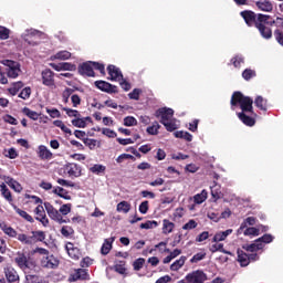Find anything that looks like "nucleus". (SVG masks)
<instances>
[{"mask_svg":"<svg viewBox=\"0 0 283 283\" xmlns=\"http://www.w3.org/2000/svg\"><path fill=\"white\" fill-rule=\"evenodd\" d=\"M238 103L242 109V113H239L238 117L244 125H248V127H253V125H255V119L244 114V112H253V99L249 96L242 95L240 92H235L232 95L231 105L235 106Z\"/></svg>","mask_w":283,"mask_h":283,"instance_id":"1","label":"nucleus"},{"mask_svg":"<svg viewBox=\"0 0 283 283\" xmlns=\"http://www.w3.org/2000/svg\"><path fill=\"white\" fill-rule=\"evenodd\" d=\"M44 209L49 218H51V220H54V222H57V224H67V222H70V219H64L63 216H67L72 212V203H64L57 210L50 202H45Z\"/></svg>","mask_w":283,"mask_h":283,"instance_id":"2","label":"nucleus"},{"mask_svg":"<svg viewBox=\"0 0 283 283\" xmlns=\"http://www.w3.org/2000/svg\"><path fill=\"white\" fill-rule=\"evenodd\" d=\"M157 118L160 117V123L163 126L166 127L167 132H176L180 124L178 123L177 119L174 118V109L171 108H159L156 112Z\"/></svg>","mask_w":283,"mask_h":283,"instance_id":"3","label":"nucleus"},{"mask_svg":"<svg viewBox=\"0 0 283 283\" xmlns=\"http://www.w3.org/2000/svg\"><path fill=\"white\" fill-rule=\"evenodd\" d=\"M270 19H271V15H266L262 13H259L256 15V20L259 21V23L255 22L254 24L256 25L263 39H271V36H273V32L271 31V28L264 25V23H268L270 25H273V23H275V20L270 21Z\"/></svg>","mask_w":283,"mask_h":283,"instance_id":"4","label":"nucleus"},{"mask_svg":"<svg viewBox=\"0 0 283 283\" xmlns=\"http://www.w3.org/2000/svg\"><path fill=\"white\" fill-rule=\"evenodd\" d=\"M94 70H98L101 74H105V65L96 62H85L78 67V72L83 76H94Z\"/></svg>","mask_w":283,"mask_h":283,"instance_id":"5","label":"nucleus"},{"mask_svg":"<svg viewBox=\"0 0 283 283\" xmlns=\"http://www.w3.org/2000/svg\"><path fill=\"white\" fill-rule=\"evenodd\" d=\"M2 65H6V67H9L7 74L9 78H17L21 72V65L19 62H14L12 60H2L1 61Z\"/></svg>","mask_w":283,"mask_h":283,"instance_id":"6","label":"nucleus"},{"mask_svg":"<svg viewBox=\"0 0 283 283\" xmlns=\"http://www.w3.org/2000/svg\"><path fill=\"white\" fill-rule=\"evenodd\" d=\"M206 281L207 274L200 270L193 271L186 276V283H205Z\"/></svg>","mask_w":283,"mask_h":283,"instance_id":"7","label":"nucleus"},{"mask_svg":"<svg viewBox=\"0 0 283 283\" xmlns=\"http://www.w3.org/2000/svg\"><path fill=\"white\" fill-rule=\"evenodd\" d=\"M43 35L44 34L41 31L29 29L25 31V33L22 34V39H24V41L29 43V45H39V42H32L30 41V39H41Z\"/></svg>","mask_w":283,"mask_h":283,"instance_id":"8","label":"nucleus"},{"mask_svg":"<svg viewBox=\"0 0 283 283\" xmlns=\"http://www.w3.org/2000/svg\"><path fill=\"white\" fill-rule=\"evenodd\" d=\"M41 266H43V269H56L59 266V259L52 254L42 256Z\"/></svg>","mask_w":283,"mask_h":283,"instance_id":"9","label":"nucleus"},{"mask_svg":"<svg viewBox=\"0 0 283 283\" xmlns=\"http://www.w3.org/2000/svg\"><path fill=\"white\" fill-rule=\"evenodd\" d=\"M66 252L72 260H80L81 259V250L78 247L74 245V243L69 242L66 243Z\"/></svg>","mask_w":283,"mask_h":283,"instance_id":"10","label":"nucleus"},{"mask_svg":"<svg viewBox=\"0 0 283 283\" xmlns=\"http://www.w3.org/2000/svg\"><path fill=\"white\" fill-rule=\"evenodd\" d=\"M42 83L48 87L54 85V73L50 69L42 71Z\"/></svg>","mask_w":283,"mask_h":283,"instance_id":"11","label":"nucleus"},{"mask_svg":"<svg viewBox=\"0 0 283 283\" xmlns=\"http://www.w3.org/2000/svg\"><path fill=\"white\" fill-rule=\"evenodd\" d=\"M4 275L10 283L19 282V273L12 266L4 268Z\"/></svg>","mask_w":283,"mask_h":283,"instance_id":"12","label":"nucleus"},{"mask_svg":"<svg viewBox=\"0 0 283 283\" xmlns=\"http://www.w3.org/2000/svg\"><path fill=\"white\" fill-rule=\"evenodd\" d=\"M255 8L261 12H272L273 11V3L269 0H259L255 2Z\"/></svg>","mask_w":283,"mask_h":283,"instance_id":"13","label":"nucleus"},{"mask_svg":"<svg viewBox=\"0 0 283 283\" xmlns=\"http://www.w3.org/2000/svg\"><path fill=\"white\" fill-rule=\"evenodd\" d=\"M107 70L111 76V81H123V73H120V69L114 65H108Z\"/></svg>","mask_w":283,"mask_h":283,"instance_id":"14","label":"nucleus"},{"mask_svg":"<svg viewBox=\"0 0 283 283\" xmlns=\"http://www.w3.org/2000/svg\"><path fill=\"white\" fill-rule=\"evenodd\" d=\"M231 233H233V229H228L226 231H219L217 232L213 238H212V242H224L227 240V238H229V235H231Z\"/></svg>","mask_w":283,"mask_h":283,"instance_id":"15","label":"nucleus"},{"mask_svg":"<svg viewBox=\"0 0 283 283\" xmlns=\"http://www.w3.org/2000/svg\"><path fill=\"white\" fill-rule=\"evenodd\" d=\"M4 182L13 189V191H17V193H21L23 191V187H21V184L19 181L12 179V177H3Z\"/></svg>","mask_w":283,"mask_h":283,"instance_id":"16","label":"nucleus"},{"mask_svg":"<svg viewBox=\"0 0 283 283\" xmlns=\"http://www.w3.org/2000/svg\"><path fill=\"white\" fill-rule=\"evenodd\" d=\"M38 156L41 160H52V151L43 145L39 146Z\"/></svg>","mask_w":283,"mask_h":283,"instance_id":"17","label":"nucleus"},{"mask_svg":"<svg viewBox=\"0 0 283 283\" xmlns=\"http://www.w3.org/2000/svg\"><path fill=\"white\" fill-rule=\"evenodd\" d=\"M95 85L102 92L112 93V92L116 91V86H113L112 84H109L105 81H97V82H95Z\"/></svg>","mask_w":283,"mask_h":283,"instance_id":"18","label":"nucleus"},{"mask_svg":"<svg viewBox=\"0 0 283 283\" xmlns=\"http://www.w3.org/2000/svg\"><path fill=\"white\" fill-rule=\"evenodd\" d=\"M72 57V53L69 51H60L54 55H51L50 61H67V59Z\"/></svg>","mask_w":283,"mask_h":283,"instance_id":"19","label":"nucleus"},{"mask_svg":"<svg viewBox=\"0 0 283 283\" xmlns=\"http://www.w3.org/2000/svg\"><path fill=\"white\" fill-rule=\"evenodd\" d=\"M51 67H53V70H56V72H61V70H67L70 72L76 70V65L64 62L61 64H51Z\"/></svg>","mask_w":283,"mask_h":283,"instance_id":"20","label":"nucleus"},{"mask_svg":"<svg viewBox=\"0 0 283 283\" xmlns=\"http://www.w3.org/2000/svg\"><path fill=\"white\" fill-rule=\"evenodd\" d=\"M243 249L245 251H249L250 253H255V251H260L264 249V243L258 242V239H256L254 243L243 245Z\"/></svg>","mask_w":283,"mask_h":283,"instance_id":"21","label":"nucleus"},{"mask_svg":"<svg viewBox=\"0 0 283 283\" xmlns=\"http://www.w3.org/2000/svg\"><path fill=\"white\" fill-rule=\"evenodd\" d=\"M0 229L3 231V233H6V235H9V238H17L18 235L17 230L4 222H0Z\"/></svg>","mask_w":283,"mask_h":283,"instance_id":"22","label":"nucleus"},{"mask_svg":"<svg viewBox=\"0 0 283 283\" xmlns=\"http://www.w3.org/2000/svg\"><path fill=\"white\" fill-rule=\"evenodd\" d=\"M241 17L244 19L248 25L255 23V13L252 11H243L241 12Z\"/></svg>","mask_w":283,"mask_h":283,"instance_id":"23","label":"nucleus"},{"mask_svg":"<svg viewBox=\"0 0 283 283\" xmlns=\"http://www.w3.org/2000/svg\"><path fill=\"white\" fill-rule=\"evenodd\" d=\"M53 193L55 196H59L60 198H63L64 200H72V197L70 196L67 190H65L64 188H61L59 186L53 189Z\"/></svg>","mask_w":283,"mask_h":283,"instance_id":"24","label":"nucleus"},{"mask_svg":"<svg viewBox=\"0 0 283 283\" xmlns=\"http://www.w3.org/2000/svg\"><path fill=\"white\" fill-rule=\"evenodd\" d=\"M114 238L105 239L101 249L102 255H107L109 251H112V244L114 243Z\"/></svg>","mask_w":283,"mask_h":283,"instance_id":"25","label":"nucleus"},{"mask_svg":"<svg viewBox=\"0 0 283 283\" xmlns=\"http://www.w3.org/2000/svg\"><path fill=\"white\" fill-rule=\"evenodd\" d=\"M176 228V224L168 219L163 220V233L165 235H168V233H171L174 229Z\"/></svg>","mask_w":283,"mask_h":283,"instance_id":"26","label":"nucleus"},{"mask_svg":"<svg viewBox=\"0 0 283 283\" xmlns=\"http://www.w3.org/2000/svg\"><path fill=\"white\" fill-rule=\"evenodd\" d=\"M67 174L73 178H78L81 176V167H78L76 164H71L67 166Z\"/></svg>","mask_w":283,"mask_h":283,"instance_id":"27","label":"nucleus"},{"mask_svg":"<svg viewBox=\"0 0 283 283\" xmlns=\"http://www.w3.org/2000/svg\"><path fill=\"white\" fill-rule=\"evenodd\" d=\"M217 251H220V253H224L226 255H233V253H231V251L224 250V244H222V243H216L210 247L211 253H217Z\"/></svg>","mask_w":283,"mask_h":283,"instance_id":"28","label":"nucleus"},{"mask_svg":"<svg viewBox=\"0 0 283 283\" xmlns=\"http://www.w3.org/2000/svg\"><path fill=\"white\" fill-rule=\"evenodd\" d=\"M73 280H87V277H90V275L87 274V270L85 269H77L75 270V272L72 275Z\"/></svg>","mask_w":283,"mask_h":283,"instance_id":"29","label":"nucleus"},{"mask_svg":"<svg viewBox=\"0 0 283 283\" xmlns=\"http://www.w3.org/2000/svg\"><path fill=\"white\" fill-rule=\"evenodd\" d=\"M185 262H187V256H180L170 265V271H180L185 266Z\"/></svg>","mask_w":283,"mask_h":283,"instance_id":"30","label":"nucleus"},{"mask_svg":"<svg viewBox=\"0 0 283 283\" xmlns=\"http://www.w3.org/2000/svg\"><path fill=\"white\" fill-rule=\"evenodd\" d=\"M13 209H14L15 213H18V216H20L24 220H27V222H31V223L34 222V218H32V216H30L27 211L21 210L17 206H13Z\"/></svg>","mask_w":283,"mask_h":283,"instance_id":"31","label":"nucleus"},{"mask_svg":"<svg viewBox=\"0 0 283 283\" xmlns=\"http://www.w3.org/2000/svg\"><path fill=\"white\" fill-rule=\"evenodd\" d=\"M238 262L241 266H249V255L242 250H238Z\"/></svg>","mask_w":283,"mask_h":283,"instance_id":"32","label":"nucleus"},{"mask_svg":"<svg viewBox=\"0 0 283 283\" xmlns=\"http://www.w3.org/2000/svg\"><path fill=\"white\" fill-rule=\"evenodd\" d=\"M90 117L86 118H75L72 120V125L74 127H80L81 129H85L87 127V120H90Z\"/></svg>","mask_w":283,"mask_h":283,"instance_id":"33","label":"nucleus"},{"mask_svg":"<svg viewBox=\"0 0 283 283\" xmlns=\"http://www.w3.org/2000/svg\"><path fill=\"white\" fill-rule=\"evenodd\" d=\"M0 191L8 202H12V192H10V189H8V186H6V184L0 185Z\"/></svg>","mask_w":283,"mask_h":283,"instance_id":"34","label":"nucleus"},{"mask_svg":"<svg viewBox=\"0 0 283 283\" xmlns=\"http://www.w3.org/2000/svg\"><path fill=\"white\" fill-rule=\"evenodd\" d=\"M208 192L207 190H202L200 193L193 196L195 205H202L205 200H207Z\"/></svg>","mask_w":283,"mask_h":283,"instance_id":"35","label":"nucleus"},{"mask_svg":"<svg viewBox=\"0 0 283 283\" xmlns=\"http://www.w3.org/2000/svg\"><path fill=\"white\" fill-rule=\"evenodd\" d=\"M130 210H132V205H129V202L127 201H122L117 205V211L119 213H129Z\"/></svg>","mask_w":283,"mask_h":283,"instance_id":"36","label":"nucleus"},{"mask_svg":"<svg viewBox=\"0 0 283 283\" xmlns=\"http://www.w3.org/2000/svg\"><path fill=\"white\" fill-rule=\"evenodd\" d=\"M15 262L20 269H28V258L25 254H18Z\"/></svg>","mask_w":283,"mask_h":283,"instance_id":"37","label":"nucleus"},{"mask_svg":"<svg viewBox=\"0 0 283 283\" xmlns=\"http://www.w3.org/2000/svg\"><path fill=\"white\" fill-rule=\"evenodd\" d=\"M176 138H184V140H187L188 143H191L193 140V135L187 132L178 130L175 133Z\"/></svg>","mask_w":283,"mask_h":283,"instance_id":"38","label":"nucleus"},{"mask_svg":"<svg viewBox=\"0 0 283 283\" xmlns=\"http://www.w3.org/2000/svg\"><path fill=\"white\" fill-rule=\"evenodd\" d=\"M23 114L25 116H28V118H31V120H39V116H41V114L28 108V107H24L23 108Z\"/></svg>","mask_w":283,"mask_h":283,"instance_id":"39","label":"nucleus"},{"mask_svg":"<svg viewBox=\"0 0 283 283\" xmlns=\"http://www.w3.org/2000/svg\"><path fill=\"white\" fill-rule=\"evenodd\" d=\"M31 238H33V244H35V242H43V240H45V232L33 231Z\"/></svg>","mask_w":283,"mask_h":283,"instance_id":"40","label":"nucleus"},{"mask_svg":"<svg viewBox=\"0 0 283 283\" xmlns=\"http://www.w3.org/2000/svg\"><path fill=\"white\" fill-rule=\"evenodd\" d=\"M53 125H55V127H59L60 129H62V132H64V134L72 135V129H70L67 126H65L63 120L56 119V120L53 122Z\"/></svg>","mask_w":283,"mask_h":283,"instance_id":"41","label":"nucleus"},{"mask_svg":"<svg viewBox=\"0 0 283 283\" xmlns=\"http://www.w3.org/2000/svg\"><path fill=\"white\" fill-rule=\"evenodd\" d=\"M254 104L255 106L259 108V109H262L263 112H265L266 109V99H264V97L262 96H258L254 101Z\"/></svg>","mask_w":283,"mask_h":283,"instance_id":"42","label":"nucleus"},{"mask_svg":"<svg viewBox=\"0 0 283 283\" xmlns=\"http://www.w3.org/2000/svg\"><path fill=\"white\" fill-rule=\"evenodd\" d=\"M158 129H160V124H158V122H154L153 125L147 128V134L150 136H157Z\"/></svg>","mask_w":283,"mask_h":283,"instance_id":"43","label":"nucleus"},{"mask_svg":"<svg viewBox=\"0 0 283 283\" xmlns=\"http://www.w3.org/2000/svg\"><path fill=\"white\" fill-rule=\"evenodd\" d=\"M19 242H22V244H33V238L32 237H28V234H18L17 235Z\"/></svg>","mask_w":283,"mask_h":283,"instance_id":"44","label":"nucleus"},{"mask_svg":"<svg viewBox=\"0 0 283 283\" xmlns=\"http://www.w3.org/2000/svg\"><path fill=\"white\" fill-rule=\"evenodd\" d=\"M124 125L125 127H134L138 125V120L134 116H127L124 118Z\"/></svg>","mask_w":283,"mask_h":283,"instance_id":"45","label":"nucleus"},{"mask_svg":"<svg viewBox=\"0 0 283 283\" xmlns=\"http://www.w3.org/2000/svg\"><path fill=\"white\" fill-rule=\"evenodd\" d=\"M124 160H136V157L129 154H122L116 158L118 165L123 164Z\"/></svg>","mask_w":283,"mask_h":283,"instance_id":"46","label":"nucleus"},{"mask_svg":"<svg viewBox=\"0 0 283 283\" xmlns=\"http://www.w3.org/2000/svg\"><path fill=\"white\" fill-rule=\"evenodd\" d=\"M243 235H253L255 238L260 235V228H247L243 232Z\"/></svg>","mask_w":283,"mask_h":283,"instance_id":"47","label":"nucleus"},{"mask_svg":"<svg viewBox=\"0 0 283 283\" xmlns=\"http://www.w3.org/2000/svg\"><path fill=\"white\" fill-rule=\"evenodd\" d=\"M273 235L271 234H264L263 237L256 239V242L261 243V244H271V242H273Z\"/></svg>","mask_w":283,"mask_h":283,"instance_id":"48","label":"nucleus"},{"mask_svg":"<svg viewBox=\"0 0 283 283\" xmlns=\"http://www.w3.org/2000/svg\"><path fill=\"white\" fill-rule=\"evenodd\" d=\"M0 39L1 41H7V39H10V29L0 25Z\"/></svg>","mask_w":283,"mask_h":283,"instance_id":"49","label":"nucleus"},{"mask_svg":"<svg viewBox=\"0 0 283 283\" xmlns=\"http://www.w3.org/2000/svg\"><path fill=\"white\" fill-rule=\"evenodd\" d=\"M198 227V222L196 220L190 219L186 224L182 226L184 231H191Z\"/></svg>","mask_w":283,"mask_h":283,"instance_id":"50","label":"nucleus"},{"mask_svg":"<svg viewBox=\"0 0 283 283\" xmlns=\"http://www.w3.org/2000/svg\"><path fill=\"white\" fill-rule=\"evenodd\" d=\"M158 227V221H146L145 223H140V229H156Z\"/></svg>","mask_w":283,"mask_h":283,"instance_id":"51","label":"nucleus"},{"mask_svg":"<svg viewBox=\"0 0 283 283\" xmlns=\"http://www.w3.org/2000/svg\"><path fill=\"white\" fill-rule=\"evenodd\" d=\"M253 76H255V71H253L251 69H247L242 73V77L244 78V81H251V78H253Z\"/></svg>","mask_w":283,"mask_h":283,"instance_id":"52","label":"nucleus"},{"mask_svg":"<svg viewBox=\"0 0 283 283\" xmlns=\"http://www.w3.org/2000/svg\"><path fill=\"white\" fill-rule=\"evenodd\" d=\"M211 189V196L214 198V200L220 199V186L214 185L210 187Z\"/></svg>","mask_w":283,"mask_h":283,"instance_id":"53","label":"nucleus"},{"mask_svg":"<svg viewBox=\"0 0 283 283\" xmlns=\"http://www.w3.org/2000/svg\"><path fill=\"white\" fill-rule=\"evenodd\" d=\"M30 94H32V90L30 87H25L19 94V98H23V101H28V98H30Z\"/></svg>","mask_w":283,"mask_h":283,"instance_id":"54","label":"nucleus"},{"mask_svg":"<svg viewBox=\"0 0 283 283\" xmlns=\"http://www.w3.org/2000/svg\"><path fill=\"white\" fill-rule=\"evenodd\" d=\"M134 270L135 271H140L143 266H145V259L139 258L133 263Z\"/></svg>","mask_w":283,"mask_h":283,"instance_id":"55","label":"nucleus"},{"mask_svg":"<svg viewBox=\"0 0 283 283\" xmlns=\"http://www.w3.org/2000/svg\"><path fill=\"white\" fill-rule=\"evenodd\" d=\"M61 233L64 235V238H70V235L74 233V230L69 226H64L61 229Z\"/></svg>","mask_w":283,"mask_h":283,"instance_id":"56","label":"nucleus"},{"mask_svg":"<svg viewBox=\"0 0 283 283\" xmlns=\"http://www.w3.org/2000/svg\"><path fill=\"white\" fill-rule=\"evenodd\" d=\"M46 113L51 118H61V112L56 108H46Z\"/></svg>","mask_w":283,"mask_h":283,"instance_id":"57","label":"nucleus"},{"mask_svg":"<svg viewBox=\"0 0 283 283\" xmlns=\"http://www.w3.org/2000/svg\"><path fill=\"white\" fill-rule=\"evenodd\" d=\"M34 213H35V218H41V217L45 216V209L43 208V206L39 205L34 209Z\"/></svg>","mask_w":283,"mask_h":283,"instance_id":"58","label":"nucleus"},{"mask_svg":"<svg viewBox=\"0 0 283 283\" xmlns=\"http://www.w3.org/2000/svg\"><path fill=\"white\" fill-rule=\"evenodd\" d=\"M231 61H232V64L234 65V67H241L242 63H244V57L235 56Z\"/></svg>","mask_w":283,"mask_h":283,"instance_id":"59","label":"nucleus"},{"mask_svg":"<svg viewBox=\"0 0 283 283\" xmlns=\"http://www.w3.org/2000/svg\"><path fill=\"white\" fill-rule=\"evenodd\" d=\"M3 120H4V123H9V125H18L19 124L17 118L12 117L11 115H4Z\"/></svg>","mask_w":283,"mask_h":283,"instance_id":"60","label":"nucleus"},{"mask_svg":"<svg viewBox=\"0 0 283 283\" xmlns=\"http://www.w3.org/2000/svg\"><path fill=\"white\" fill-rule=\"evenodd\" d=\"M92 174H103V171H105V166L103 165H94L91 168Z\"/></svg>","mask_w":283,"mask_h":283,"instance_id":"61","label":"nucleus"},{"mask_svg":"<svg viewBox=\"0 0 283 283\" xmlns=\"http://www.w3.org/2000/svg\"><path fill=\"white\" fill-rule=\"evenodd\" d=\"M140 88H135L132 93L128 94V96L133 101H138V98H140Z\"/></svg>","mask_w":283,"mask_h":283,"instance_id":"62","label":"nucleus"},{"mask_svg":"<svg viewBox=\"0 0 283 283\" xmlns=\"http://www.w3.org/2000/svg\"><path fill=\"white\" fill-rule=\"evenodd\" d=\"M147 211H149V201H143L139 205V212L145 214V213H147Z\"/></svg>","mask_w":283,"mask_h":283,"instance_id":"63","label":"nucleus"},{"mask_svg":"<svg viewBox=\"0 0 283 283\" xmlns=\"http://www.w3.org/2000/svg\"><path fill=\"white\" fill-rule=\"evenodd\" d=\"M205 240H209V232H208V231L201 232V233L196 238V242H205Z\"/></svg>","mask_w":283,"mask_h":283,"instance_id":"64","label":"nucleus"}]
</instances>
